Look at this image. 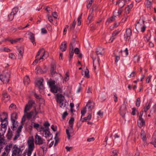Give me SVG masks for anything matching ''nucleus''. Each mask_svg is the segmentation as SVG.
<instances>
[{
	"instance_id": "57",
	"label": "nucleus",
	"mask_w": 156,
	"mask_h": 156,
	"mask_svg": "<svg viewBox=\"0 0 156 156\" xmlns=\"http://www.w3.org/2000/svg\"><path fill=\"white\" fill-rule=\"evenodd\" d=\"M20 136V134L19 133H16V134L15 137L13 139V140L14 141H15L17 140L18 138Z\"/></svg>"
},
{
	"instance_id": "43",
	"label": "nucleus",
	"mask_w": 156,
	"mask_h": 156,
	"mask_svg": "<svg viewBox=\"0 0 156 156\" xmlns=\"http://www.w3.org/2000/svg\"><path fill=\"white\" fill-rule=\"evenodd\" d=\"M118 34L117 32H114L112 34V37L110 39V41H111V42H112L115 39L114 37L115 36Z\"/></svg>"
},
{
	"instance_id": "38",
	"label": "nucleus",
	"mask_w": 156,
	"mask_h": 156,
	"mask_svg": "<svg viewBox=\"0 0 156 156\" xmlns=\"http://www.w3.org/2000/svg\"><path fill=\"white\" fill-rule=\"evenodd\" d=\"M82 13H81L77 19V25L80 26L81 24Z\"/></svg>"
},
{
	"instance_id": "46",
	"label": "nucleus",
	"mask_w": 156,
	"mask_h": 156,
	"mask_svg": "<svg viewBox=\"0 0 156 156\" xmlns=\"http://www.w3.org/2000/svg\"><path fill=\"white\" fill-rule=\"evenodd\" d=\"M69 79V75L68 72H66L65 75L64 80L66 82L68 81Z\"/></svg>"
},
{
	"instance_id": "21",
	"label": "nucleus",
	"mask_w": 156,
	"mask_h": 156,
	"mask_svg": "<svg viewBox=\"0 0 156 156\" xmlns=\"http://www.w3.org/2000/svg\"><path fill=\"white\" fill-rule=\"evenodd\" d=\"M29 34L30 36L29 38L30 41L33 43L34 45H35L36 44L35 42V37L34 34L31 32H30Z\"/></svg>"
},
{
	"instance_id": "6",
	"label": "nucleus",
	"mask_w": 156,
	"mask_h": 156,
	"mask_svg": "<svg viewBox=\"0 0 156 156\" xmlns=\"http://www.w3.org/2000/svg\"><path fill=\"white\" fill-rule=\"evenodd\" d=\"M22 151L21 149L18 147L16 145L14 146L12 149V156H19L21 155Z\"/></svg>"
},
{
	"instance_id": "28",
	"label": "nucleus",
	"mask_w": 156,
	"mask_h": 156,
	"mask_svg": "<svg viewBox=\"0 0 156 156\" xmlns=\"http://www.w3.org/2000/svg\"><path fill=\"white\" fill-rule=\"evenodd\" d=\"M140 136L143 141H145L146 139V134L144 130H142L140 133Z\"/></svg>"
},
{
	"instance_id": "51",
	"label": "nucleus",
	"mask_w": 156,
	"mask_h": 156,
	"mask_svg": "<svg viewBox=\"0 0 156 156\" xmlns=\"http://www.w3.org/2000/svg\"><path fill=\"white\" fill-rule=\"evenodd\" d=\"M76 21H75V20H74L73 21L72 24L71 26H70V29L71 30H73L74 29L76 24Z\"/></svg>"
},
{
	"instance_id": "64",
	"label": "nucleus",
	"mask_w": 156,
	"mask_h": 156,
	"mask_svg": "<svg viewBox=\"0 0 156 156\" xmlns=\"http://www.w3.org/2000/svg\"><path fill=\"white\" fill-rule=\"evenodd\" d=\"M74 52L75 54H78L80 52V50L78 48H75Z\"/></svg>"
},
{
	"instance_id": "56",
	"label": "nucleus",
	"mask_w": 156,
	"mask_h": 156,
	"mask_svg": "<svg viewBox=\"0 0 156 156\" xmlns=\"http://www.w3.org/2000/svg\"><path fill=\"white\" fill-rule=\"evenodd\" d=\"M5 152H6V153H8V154L11 150V149L8 146H6L5 147Z\"/></svg>"
},
{
	"instance_id": "47",
	"label": "nucleus",
	"mask_w": 156,
	"mask_h": 156,
	"mask_svg": "<svg viewBox=\"0 0 156 156\" xmlns=\"http://www.w3.org/2000/svg\"><path fill=\"white\" fill-rule=\"evenodd\" d=\"M14 15L11 12L8 16L9 20L10 21L12 20L14 18Z\"/></svg>"
},
{
	"instance_id": "15",
	"label": "nucleus",
	"mask_w": 156,
	"mask_h": 156,
	"mask_svg": "<svg viewBox=\"0 0 156 156\" xmlns=\"http://www.w3.org/2000/svg\"><path fill=\"white\" fill-rule=\"evenodd\" d=\"M50 88L51 91L53 93H56L58 91L60 92H61V88L59 87H57L56 85L52 86Z\"/></svg>"
},
{
	"instance_id": "4",
	"label": "nucleus",
	"mask_w": 156,
	"mask_h": 156,
	"mask_svg": "<svg viewBox=\"0 0 156 156\" xmlns=\"http://www.w3.org/2000/svg\"><path fill=\"white\" fill-rule=\"evenodd\" d=\"M145 21L143 20H140L137 25H136V28L137 31L139 30L140 28L141 31L144 32L145 30L146 27L144 24Z\"/></svg>"
},
{
	"instance_id": "12",
	"label": "nucleus",
	"mask_w": 156,
	"mask_h": 156,
	"mask_svg": "<svg viewBox=\"0 0 156 156\" xmlns=\"http://www.w3.org/2000/svg\"><path fill=\"white\" fill-rule=\"evenodd\" d=\"M94 103L93 101H89L87 104L86 108H88V111L89 112H91L92 110L94 108Z\"/></svg>"
},
{
	"instance_id": "34",
	"label": "nucleus",
	"mask_w": 156,
	"mask_h": 156,
	"mask_svg": "<svg viewBox=\"0 0 156 156\" xmlns=\"http://www.w3.org/2000/svg\"><path fill=\"white\" fill-rule=\"evenodd\" d=\"M140 60V57L139 55H136L133 57V61L134 63H136L138 62Z\"/></svg>"
},
{
	"instance_id": "44",
	"label": "nucleus",
	"mask_w": 156,
	"mask_h": 156,
	"mask_svg": "<svg viewBox=\"0 0 156 156\" xmlns=\"http://www.w3.org/2000/svg\"><path fill=\"white\" fill-rule=\"evenodd\" d=\"M18 8L17 7H15L12 9V11L11 13L13 14L14 15H15L18 12Z\"/></svg>"
},
{
	"instance_id": "20",
	"label": "nucleus",
	"mask_w": 156,
	"mask_h": 156,
	"mask_svg": "<svg viewBox=\"0 0 156 156\" xmlns=\"http://www.w3.org/2000/svg\"><path fill=\"white\" fill-rule=\"evenodd\" d=\"M58 103L59 104L60 107L62 108L66 107L68 105V103L66 100H63Z\"/></svg>"
},
{
	"instance_id": "25",
	"label": "nucleus",
	"mask_w": 156,
	"mask_h": 156,
	"mask_svg": "<svg viewBox=\"0 0 156 156\" xmlns=\"http://www.w3.org/2000/svg\"><path fill=\"white\" fill-rule=\"evenodd\" d=\"M152 3L149 0L146 1V6L149 9H151L152 7Z\"/></svg>"
},
{
	"instance_id": "8",
	"label": "nucleus",
	"mask_w": 156,
	"mask_h": 156,
	"mask_svg": "<svg viewBox=\"0 0 156 156\" xmlns=\"http://www.w3.org/2000/svg\"><path fill=\"white\" fill-rule=\"evenodd\" d=\"M34 103V101H29L25 106L24 109V112L27 113V112L28 111H30L31 108Z\"/></svg>"
},
{
	"instance_id": "5",
	"label": "nucleus",
	"mask_w": 156,
	"mask_h": 156,
	"mask_svg": "<svg viewBox=\"0 0 156 156\" xmlns=\"http://www.w3.org/2000/svg\"><path fill=\"white\" fill-rule=\"evenodd\" d=\"M74 121V119L73 118H71L70 119L69 122V127L68 129H66V133L69 140L70 139V135L69 133V131H72L73 130Z\"/></svg>"
},
{
	"instance_id": "3",
	"label": "nucleus",
	"mask_w": 156,
	"mask_h": 156,
	"mask_svg": "<svg viewBox=\"0 0 156 156\" xmlns=\"http://www.w3.org/2000/svg\"><path fill=\"white\" fill-rule=\"evenodd\" d=\"M10 78L9 72L6 70H4L2 73L0 75V79L4 83H7L9 82Z\"/></svg>"
},
{
	"instance_id": "55",
	"label": "nucleus",
	"mask_w": 156,
	"mask_h": 156,
	"mask_svg": "<svg viewBox=\"0 0 156 156\" xmlns=\"http://www.w3.org/2000/svg\"><path fill=\"white\" fill-rule=\"evenodd\" d=\"M23 128V126L22 125H20V126L18 127L17 131H16V133H18L20 134V133L21 131V129H22Z\"/></svg>"
},
{
	"instance_id": "54",
	"label": "nucleus",
	"mask_w": 156,
	"mask_h": 156,
	"mask_svg": "<svg viewBox=\"0 0 156 156\" xmlns=\"http://www.w3.org/2000/svg\"><path fill=\"white\" fill-rule=\"evenodd\" d=\"M44 126H45V127H43V128H49V127L50 126V125L48 122H45L44 123Z\"/></svg>"
},
{
	"instance_id": "16",
	"label": "nucleus",
	"mask_w": 156,
	"mask_h": 156,
	"mask_svg": "<svg viewBox=\"0 0 156 156\" xmlns=\"http://www.w3.org/2000/svg\"><path fill=\"white\" fill-rule=\"evenodd\" d=\"M43 79L41 78L39 80H38L37 83V85L39 88L41 90H43L44 88L43 84Z\"/></svg>"
},
{
	"instance_id": "49",
	"label": "nucleus",
	"mask_w": 156,
	"mask_h": 156,
	"mask_svg": "<svg viewBox=\"0 0 156 156\" xmlns=\"http://www.w3.org/2000/svg\"><path fill=\"white\" fill-rule=\"evenodd\" d=\"M86 107L85 108H84L81 111V117L82 116H83L84 114L86 113Z\"/></svg>"
},
{
	"instance_id": "18",
	"label": "nucleus",
	"mask_w": 156,
	"mask_h": 156,
	"mask_svg": "<svg viewBox=\"0 0 156 156\" xmlns=\"http://www.w3.org/2000/svg\"><path fill=\"white\" fill-rule=\"evenodd\" d=\"M36 73L37 74H42L46 72V69L42 70L40 66L37 67L36 69Z\"/></svg>"
},
{
	"instance_id": "17",
	"label": "nucleus",
	"mask_w": 156,
	"mask_h": 156,
	"mask_svg": "<svg viewBox=\"0 0 156 156\" xmlns=\"http://www.w3.org/2000/svg\"><path fill=\"white\" fill-rule=\"evenodd\" d=\"M57 101L58 103L62 101L65 100V97L62 94H57Z\"/></svg>"
},
{
	"instance_id": "7",
	"label": "nucleus",
	"mask_w": 156,
	"mask_h": 156,
	"mask_svg": "<svg viewBox=\"0 0 156 156\" xmlns=\"http://www.w3.org/2000/svg\"><path fill=\"white\" fill-rule=\"evenodd\" d=\"M39 132H41L43 136L46 138L49 137L51 135L48 128H43V127H41V129L39 130Z\"/></svg>"
},
{
	"instance_id": "14",
	"label": "nucleus",
	"mask_w": 156,
	"mask_h": 156,
	"mask_svg": "<svg viewBox=\"0 0 156 156\" xmlns=\"http://www.w3.org/2000/svg\"><path fill=\"white\" fill-rule=\"evenodd\" d=\"M126 107L125 105H122L120 107V112L121 115L124 117L126 113Z\"/></svg>"
},
{
	"instance_id": "42",
	"label": "nucleus",
	"mask_w": 156,
	"mask_h": 156,
	"mask_svg": "<svg viewBox=\"0 0 156 156\" xmlns=\"http://www.w3.org/2000/svg\"><path fill=\"white\" fill-rule=\"evenodd\" d=\"M84 77L87 78H89L90 75H89V71L88 69H86L84 71Z\"/></svg>"
},
{
	"instance_id": "37",
	"label": "nucleus",
	"mask_w": 156,
	"mask_h": 156,
	"mask_svg": "<svg viewBox=\"0 0 156 156\" xmlns=\"http://www.w3.org/2000/svg\"><path fill=\"white\" fill-rule=\"evenodd\" d=\"M105 53L104 49L100 47L98 50V55H103Z\"/></svg>"
},
{
	"instance_id": "48",
	"label": "nucleus",
	"mask_w": 156,
	"mask_h": 156,
	"mask_svg": "<svg viewBox=\"0 0 156 156\" xmlns=\"http://www.w3.org/2000/svg\"><path fill=\"white\" fill-rule=\"evenodd\" d=\"M140 98H138L136 100V105L137 107H139L140 105Z\"/></svg>"
},
{
	"instance_id": "26",
	"label": "nucleus",
	"mask_w": 156,
	"mask_h": 156,
	"mask_svg": "<svg viewBox=\"0 0 156 156\" xmlns=\"http://www.w3.org/2000/svg\"><path fill=\"white\" fill-rule=\"evenodd\" d=\"M30 81L29 77L27 76H26L24 78V84L27 86L29 83H30Z\"/></svg>"
},
{
	"instance_id": "13",
	"label": "nucleus",
	"mask_w": 156,
	"mask_h": 156,
	"mask_svg": "<svg viewBox=\"0 0 156 156\" xmlns=\"http://www.w3.org/2000/svg\"><path fill=\"white\" fill-rule=\"evenodd\" d=\"M2 96V100L5 103H6L10 99V96L5 91L3 92Z\"/></svg>"
},
{
	"instance_id": "58",
	"label": "nucleus",
	"mask_w": 156,
	"mask_h": 156,
	"mask_svg": "<svg viewBox=\"0 0 156 156\" xmlns=\"http://www.w3.org/2000/svg\"><path fill=\"white\" fill-rule=\"evenodd\" d=\"M93 18V16L91 15H90L88 17L87 20L88 21H87V23L89 24L90 22V20L92 19Z\"/></svg>"
},
{
	"instance_id": "19",
	"label": "nucleus",
	"mask_w": 156,
	"mask_h": 156,
	"mask_svg": "<svg viewBox=\"0 0 156 156\" xmlns=\"http://www.w3.org/2000/svg\"><path fill=\"white\" fill-rule=\"evenodd\" d=\"M1 121L2 122L1 124L2 129H3L4 131H5L6 130V126L8 124L7 120H2Z\"/></svg>"
},
{
	"instance_id": "29",
	"label": "nucleus",
	"mask_w": 156,
	"mask_h": 156,
	"mask_svg": "<svg viewBox=\"0 0 156 156\" xmlns=\"http://www.w3.org/2000/svg\"><path fill=\"white\" fill-rule=\"evenodd\" d=\"M47 83L50 87L55 85V81L51 79H50Z\"/></svg>"
},
{
	"instance_id": "53",
	"label": "nucleus",
	"mask_w": 156,
	"mask_h": 156,
	"mask_svg": "<svg viewBox=\"0 0 156 156\" xmlns=\"http://www.w3.org/2000/svg\"><path fill=\"white\" fill-rule=\"evenodd\" d=\"M115 16H112L111 18L108 19L107 21L109 23H111L112 21H114L115 20Z\"/></svg>"
},
{
	"instance_id": "36",
	"label": "nucleus",
	"mask_w": 156,
	"mask_h": 156,
	"mask_svg": "<svg viewBox=\"0 0 156 156\" xmlns=\"http://www.w3.org/2000/svg\"><path fill=\"white\" fill-rule=\"evenodd\" d=\"M56 68V65H54L52 66L51 67V73L52 75H53L54 74L55 72V69Z\"/></svg>"
},
{
	"instance_id": "35",
	"label": "nucleus",
	"mask_w": 156,
	"mask_h": 156,
	"mask_svg": "<svg viewBox=\"0 0 156 156\" xmlns=\"http://www.w3.org/2000/svg\"><path fill=\"white\" fill-rule=\"evenodd\" d=\"M25 114L26 115V116L28 119H30L32 116L33 115L34 112L32 111L30 112L25 113Z\"/></svg>"
},
{
	"instance_id": "31",
	"label": "nucleus",
	"mask_w": 156,
	"mask_h": 156,
	"mask_svg": "<svg viewBox=\"0 0 156 156\" xmlns=\"http://www.w3.org/2000/svg\"><path fill=\"white\" fill-rule=\"evenodd\" d=\"M12 136L13 134L11 130L9 128V129L8 133L7 135V139L9 140H10L11 139Z\"/></svg>"
},
{
	"instance_id": "41",
	"label": "nucleus",
	"mask_w": 156,
	"mask_h": 156,
	"mask_svg": "<svg viewBox=\"0 0 156 156\" xmlns=\"http://www.w3.org/2000/svg\"><path fill=\"white\" fill-rule=\"evenodd\" d=\"M12 129L14 130L15 129V128H16L17 126V122H16V121H12Z\"/></svg>"
},
{
	"instance_id": "23",
	"label": "nucleus",
	"mask_w": 156,
	"mask_h": 156,
	"mask_svg": "<svg viewBox=\"0 0 156 156\" xmlns=\"http://www.w3.org/2000/svg\"><path fill=\"white\" fill-rule=\"evenodd\" d=\"M60 49L62 51H66V42L64 41L62 43L60 46Z\"/></svg>"
},
{
	"instance_id": "33",
	"label": "nucleus",
	"mask_w": 156,
	"mask_h": 156,
	"mask_svg": "<svg viewBox=\"0 0 156 156\" xmlns=\"http://www.w3.org/2000/svg\"><path fill=\"white\" fill-rule=\"evenodd\" d=\"M17 118V114L16 113H13L11 115V119L12 121H16Z\"/></svg>"
},
{
	"instance_id": "60",
	"label": "nucleus",
	"mask_w": 156,
	"mask_h": 156,
	"mask_svg": "<svg viewBox=\"0 0 156 156\" xmlns=\"http://www.w3.org/2000/svg\"><path fill=\"white\" fill-rule=\"evenodd\" d=\"M118 151H113L111 155V156H115L117 155Z\"/></svg>"
},
{
	"instance_id": "24",
	"label": "nucleus",
	"mask_w": 156,
	"mask_h": 156,
	"mask_svg": "<svg viewBox=\"0 0 156 156\" xmlns=\"http://www.w3.org/2000/svg\"><path fill=\"white\" fill-rule=\"evenodd\" d=\"M116 4L118 5V6L120 8H122L125 5L124 1L123 0H119L117 2Z\"/></svg>"
},
{
	"instance_id": "61",
	"label": "nucleus",
	"mask_w": 156,
	"mask_h": 156,
	"mask_svg": "<svg viewBox=\"0 0 156 156\" xmlns=\"http://www.w3.org/2000/svg\"><path fill=\"white\" fill-rule=\"evenodd\" d=\"M47 17H48L49 21L50 22L52 23L53 21V20L52 17L49 15H47Z\"/></svg>"
},
{
	"instance_id": "45",
	"label": "nucleus",
	"mask_w": 156,
	"mask_h": 156,
	"mask_svg": "<svg viewBox=\"0 0 156 156\" xmlns=\"http://www.w3.org/2000/svg\"><path fill=\"white\" fill-rule=\"evenodd\" d=\"M114 54V56L115 57V64H116V65H117V62L120 59V56H117L115 54Z\"/></svg>"
},
{
	"instance_id": "59",
	"label": "nucleus",
	"mask_w": 156,
	"mask_h": 156,
	"mask_svg": "<svg viewBox=\"0 0 156 156\" xmlns=\"http://www.w3.org/2000/svg\"><path fill=\"white\" fill-rule=\"evenodd\" d=\"M152 76L149 75L147 78L146 80V83H149L151 80Z\"/></svg>"
},
{
	"instance_id": "62",
	"label": "nucleus",
	"mask_w": 156,
	"mask_h": 156,
	"mask_svg": "<svg viewBox=\"0 0 156 156\" xmlns=\"http://www.w3.org/2000/svg\"><path fill=\"white\" fill-rule=\"evenodd\" d=\"M52 15L54 18L55 19H57L58 16L57 12H53L52 13Z\"/></svg>"
},
{
	"instance_id": "2",
	"label": "nucleus",
	"mask_w": 156,
	"mask_h": 156,
	"mask_svg": "<svg viewBox=\"0 0 156 156\" xmlns=\"http://www.w3.org/2000/svg\"><path fill=\"white\" fill-rule=\"evenodd\" d=\"M28 146V151L26 152V154L28 156H30L34 147V139L33 136L29 137L27 141Z\"/></svg>"
},
{
	"instance_id": "9",
	"label": "nucleus",
	"mask_w": 156,
	"mask_h": 156,
	"mask_svg": "<svg viewBox=\"0 0 156 156\" xmlns=\"http://www.w3.org/2000/svg\"><path fill=\"white\" fill-rule=\"evenodd\" d=\"M35 143L36 144L40 145L44 143V140L41 137L36 134L35 136Z\"/></svg>"
},
{
	"instance_id": "27",
	"label": "nucleus",
	"mask_w": 156,
	"mask_h": 156,
	"mask_svg": "<svg viewBox=\"0 0 156 156\" xmlns=\"http://www.w3.org/2000/svg\"><path fill=\"white\" fill-rule=\"evenodd\" d=\"M70 48H72V51L69 52V60H71L73 57V55L74 54L73 49V46L72 45V44L71 43L70 45Z\"/></svg>"
},
{
	"instance_id": "50",
	"label": "nucleus",
	"mask_w": 156,
	"mask_h": 156,
	"mask_svg": "<svg viewBox=\"0 0 156 156\" xmlns=\"http://www.w3.org/2000/svg\"><path fill=\"white\" fill-rule=\"evenodd\" d=\"M104 112L101 111V110H100L98 112V118L100 117L101 118L103 117V115Z\"/></svg>"
},
{
	"instance_id": "22",
	"label": "nucleus",
	"mask_w": 156,
	"mask_h": 156,
	"mask_svg": "<svg viewBox=\"0 0 156 156\" xmlns=\"http://www.w3.org/2000/svg\"><path fill=\"white\" fill-rule=\"evenodd\" d=\"M8 115L7 113H3L0 115V119L1 121L2 120H7Z\"/></svg>"
},
{
	"instance_id": "52",
	"label": "nucleus",
	"mask_w": 156,
	"mask_h": 156,
	"mask_svg": "<svg viewBox=\"0 0 156 156\" xmlns=\"http://www.w3.org/2000/svg\"><path fill=\"white\" fill-rule=\"evenodd\" d=\"M94 1V0H90L89 1L88 4L87 6V8L89 9L90 8Z\"/></svg>"
},
{
	"instance_id": "1",
	"label": "nucleus",
	"mask_w": 156,
	"mask_h": 156,
	"mask_svg": "<svg viewBox=\"0 0 156 156\" xmlns=\"http://www.w3.org/2000/svg\"><path fill=\"white\" fill-rule=\"evenodd\" d=\"M48 53L43 48L40 49L38 51L36 56V59L34 61L33 64L35 65L39 61L42 60L43 61L47 58L48 57Z\"/></svg>"
},
{
	"instance_id": "10",
	"label": "nucleus",
	"mask_w": 156,
	"mask_h": 156,
	"mask_svg": "<svg viewBox=\"0 0 156 156\" xmlns=\"http://www.w3.org/2000/svg\"><path fill=\"white\" fill-rule=\"evenodd\" d=\"M143 111H141L140 112V115L139 116V123L138 124L140 127H142L145 125V121L142 118V116L143 114Z\"/></svg>"
},
{
	"instance_id": "32",
	"label": "nucleus",
	"mask_w": 156,
	"mask_h": 156,
	"mask_svg": "<svg viewBox=\"0 0 156 156\" xmlns=\"http://www.w3.org/2000/svg\"><path fill=\"white\" fill-rule=\"evenodd\" d=\"M92 59L93 60V66L94 68V70H95L96 69L98 61L96 60V57L93 58Z\"/></svg>"
},
{
	"instance_id": "11",
	"label": "nucleus",
	"mask_w": 156,
	"mask_h": 156,
	"mask_svg": "<svg viewBox=\"0 0 156 156\" xmlns=\"http://www.w3.org/2000/svg\"><path fill=\"white\" fill-rule=\"evenodd\" d=\"M17 50L19 52L18 54V58L21 59L23 58V54L24 52V47L22 46H20L18 48Z\"/></svg>"
},
{
	"instance_id": "40",
	"label": "nucleus",
	"mask_w": 156,
	"mask_h": 156,
	"mask_svg": "<svg viewBox=\"0 0 156 156\" xmlns=\"http://www.w3.org/2000/svg\"><path fill=\"white\" fill-rule=\"evenodd\" d=\"M34 128L36 129L38 131H39V130L41 129V128L42 126L40 127V125L38 123H34Z\"/></svg>"
},
{
	"instance_id": "39",
	"label": "nucleus",
	"mask_w": 156,
	"mask_h": 156,
	"mask_svg": "<svg viewBox=\"0 0 156 156\" xmlns=\"http://www.w3.org/2000/svg\"><path fill=\"white\" fill-rule=\"evenodd\" d=\"M91 118V115L89 114L86 117H85L83 118V120H82V122H83L84 121L90 120Z\"/></svg>"
},
{
	"instance_id": "30",
	"label": "nucleus",
	"mask_w": 156,
	"mask_h": 156,
	"mask_svg": "<svg viewBox=\"0 0 156 156\" xmlns=\"http://www.w3.org/2000/svg\"><path fill=\"white\" fill-rule=\"evenodd\" d=\"M132 34V31L131 29L129 28H127L126 30V35L127 38L128 37H129Z\"/></svg>"
},
{
	"instance_id": "63",
	"label": "nucleus",
	"mask_w": 156,
	"mask_h": 156,
	"mask_svg": "<svg viewBox=\"0 0 156 156\" xmlns=\"http://www.w3.org/2000/svg\"><path fill=\"white\" fill-rule=\"evenodd\" d=\"M130 9H129L128 8L126 7L125 9V12L126 14H128L129 13Z\"/></svg>"
}]
</instances>
